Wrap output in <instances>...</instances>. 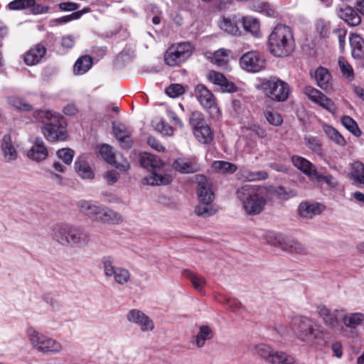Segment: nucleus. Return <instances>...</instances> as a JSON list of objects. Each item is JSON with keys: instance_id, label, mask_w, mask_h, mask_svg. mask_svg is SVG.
I'll use <instances>...</instances> for the list:
<instances>
[{"instance_id": "obj_1", "label": "nucleus", "mask_w": 364, "mask_h": 364, "mask_svg": "<svg viewBox=\"0 0 364 364\" xmlns=\"http://www.w3.org/2000/svg\"><path fill=\"white\" fill-rule=\"evenodd\" d=\"M291 328L296 338L306 346L317 348L326 343V331L313 318L297 316L292 318Z\"/></svg>"}, {"instance_id": "obj_2", "label": "nucleus", "mask_w": 364, "mask_h": 364, "mask_svg": "<svg viewBox=\"0 0 364 364\" xmlns=\"http://www.w3.org/2000/svg\"><path fill=\"white\" fill-rule=\"evenodd\" d=\"M50 236L55 242L63 246L75 248L85 247L90 240V235L87 231L78 226L64 223L53 225Z\"/></svg>"}, {"instance_id": "obj_3", "label": "nucleus", "mask_w": 364, "mask_h": 364, "mask_svg": "<svg viewBox=\"0 0 364 364\" xmlns=\"http://www.w3.org/2000/svg\"><path fill=\"white\" fill-rule=\"evenodd\" d=\"M36 122L43 124L42 133L50 141L65 140L68 136L63 117L51 110H36L33 112Z\"/></svg>"}, {"instance_id": "obj_4", "label": "nucleus", "mask_w": 364, "mask_h": 364, "mask_svg": "<svg viewBox=\"0 0 364 364\" xmlns=\"http://www.w3.org/2000/svg\"><path fill=\"white\" fill-rule=\"evenodd\" d=\"M236 193L247 214L257 215L262 211L267 201L265 187L246 184L238 188Z\"/></svg>"}, {"instance_id": "obj_5", "label": "nucleus", "mask_w": 364, "mask_h": 364, "mask_svg": "<svg viewBox=\"0 0 364 364\" xmlns=\"http://www.w3.org/2000/svg\"><path fill=\"white\" fill-rule=\"evenodd\" d=\"M270 53L276 57L289 55L294 48V39L291 28L279 24L274 27L268 38Z\"/></svg>"}, {"instance_id": "obj_6", "label": "nucleus", "mask_w": 364, "mask_h": 364, "mask_svg": "<svg viewBox=\"0 0 364 364\" xmlns=\"http://www.w3.org/2000/svg\"><path fill=\"white\" fill-rule=\"evenodd\" d=\"M140 164L142 167L151 172L149 176L144 178L145 183L151 186H160L167 185L171 182L172 178L170 175H163L159 173L164 163L159 156L150 153H143L140 156Z\"/></svg>"}, {"instance_id": "obj_7", "label": "nucleus", "mask_w": 364, "mask_h": 364, "mask_svg": "<svg viewBox=\"0 0 364 364\" xmlns=\"http://www.w3.org/2000/svg\"><path fill=\"white\" fill-rule=\"evenodd\" d=\"M264 95L275 102L286 101L291 92V88L287 82L276 77L262 78L257 85Z\"/></svg>"}, {"instance_id": "obj_8", "label": "nucleus", "mask_w": 364, "mask_h": 364, "mask_svg": "<svg viewBox=\"0 0 364 364\" xmlns=\"http://www.w3.org/2000/svg\"><path fill=\"white\" fill-rule=\"evenodd\" d=\"M26 332L32 347L37 351L58 354L63 350V346L58 341L38 332L33 327H28Z\"/></svg>"}, {"instance_id": "obj_9", "label": "nucleus", "mask_w": 364, "mask_h": 364, "mask_svg": "<svg viewBox=\"0 0 364 364\" xmlns=\"http://www.w3.org/2000/svg\"><path fill=\"white\" fill-rule=\"evenodd\" d=\"M100 267L107 278H113L120 285H124L130 280L129 271L122 267L114 266V258L111 255H105L100 259Z\"/></svg>"}, {"instance_id": "obj_10", "label": "nucleus", "mask_w": 364, "mask_h": 364, "mask_svg": "<svg viewBox=\"0 0 364 364\" xmlns=\"http://www.w3.org/2000/svg\"><path fill=\"white\" fill-rule=\"evenodd\" d=\"M193 50L194 48L189 42L173 44L165 53L164 61L169 66H176L190 58Z\"/></svg>"}, {"instance_id": "obj_11", "label": "nucleus", "mask_w": 364, "mask_h": 364, "mask_svg": "<svg viewBox=\"0 0 364 364\" xmlns=\"http://www.w3.org/2000/svg\"><path fill=\"white\" fill-rule=\"evenodd\" d=\"M194 92L198 102L208 112L210 117L213 119H218L221 116V112L212 92L202 84L197 85Z\"/></svg>"}, {"instance_id": "obj_12", "label": "nucleus", "mask_w": 364, "mask_h": 364, "mask_svg": "<svg viewBox=\"0 0 364 364\" xmlns=\"http://www.w3.org/2000/svg\"><path fill=\"white\" fill-rule=\"evenodd\" d=\"M190 124L196 139L203 144H209L214 138L211 128L206 124L200 112L192 113L190 117Z\"/></svg>"}, {"instance_id": "obj_13", "label": "nucleus", "mask_w": 364, "mask_h": 364, "mask_svg": "<svg viewBox=\"0 0 364 364\" xmlns=\"http://www.w3.org/2000/svg\"><path fill=\"white\" fill-rule=\"evenodd\" d=\"M317 314L326 327L333 330L338 331L343 329L341 323L344 313L343 309H328L324 305H319L316 308Z\"/></svg>"}, {"instance_id": "obj_14", "label": "nucleus", "mask_w": 364, "mask_h": 364, "mask_svg": "<svg viewBox=\"0 0 364 364\" xmlns=\"http://www.w3.org/2000/svg\"><path fill=\"white\" fill-rule=\"evenodd\" d=\"M99 153L107 163L121 171H126L130 167L128 161L121 154L115 152L113 148L108 144L102 145L100 147Z\"/></svg>"}, {"instance_id": "obj_15", "label": "nucleus", "mask_w": 364, "mask_h": 364, "mask_svg": "<svg viewBox=\"0 0 364 364\" xmlns=\"http://www.w3.org/2000/svg\"><path fill=\"white\" fill-rule=\"evenodd\" d=\"M242 69L250 73H257L265 67V60L261 53L257 51H250L243 54L240 60Z\"/></svg>"}, {"instance_id": "obj_16", "label": "nucleus", "mask_w": 364, "mask_h": 364, "mask_svg": "<svg viewBox=\"0 0 364 364\" xmlns=\"http://www.w3.org/2000/svg\"><path fill=\"white\" fill-rule=\"evenodd\" d=\"M304 94L311 101L318 105L329 112H336L337 108L334 102L318 90L311 86H306L304 88Z\"/></svg>"}, {"instance_id": "obj_17", "label": "nucleus", "mask_w": 364, "mask_h": 364, "mask_svg": "<svg viewBox=\"0 0 364 364\" xmlns=\"http://www.w3.org/2000/svg\"><path fill=\"white\" fill-rule=\"evenodd\" d=\"M126 318L127 321L132 323H134L139 326L143 332L151 331L154 328V323L146 314L139 309L130 310Z\"/></svg>"}, {"instance_id": "obj_18", "label": "nucleus", "mask_w": 364, "mask_h": 364, "mask_svg": "<svg viewBox=\"0 0 364 364\" xmlns=\"http://www.w3.org/2000/svg\"><path fill=\"white\" fill-rule=\"evenodd\" d=\"M173 168L181 173H193L199 171L200 165L195 156L179 157L173 161Z\"/></svg>"}, {"instance_id": "obj_19", "label": "nucleus", "mask_w": 364, "mask_h": 364, "mask_svg": "<svg viewBox=\"0 0 364 364\" xmlns=\"http://www.w3.org/2000/svg\"><path fill=\"white\" fill-rule=\"evenodd\" d=\"M209 82L218 87L219 90L223 92H234L237 90L235 85L229 81L223 74L211 70L207 76Z\"/></svg>"}, {"instance_id": "obj_20", "label": "nucleus", "mask_w": 364, "mask_h": 364, "mask_svg": "<svg viewBox=\"0 0 364 364\" xmlns=\"http://www.w3.org/2000/svg\"><path fill=\"white\" fill-rule=\"evenodd\" d=\"M196 181L198 183L197 195L199 201L213 202L215 195L212 191L211 183L209 180L203 175H197Z\"/></svg>"}, {"instance_id": "obj_21", "label": "nucleus", "mask_w": 364, "mask_h": 364, "mask_svg": "<svg viewBox=\"0 0 364 364\" xmlns=\"http://www.w3.org/2000/svg\"><path fill=\"white\" fill-rule=\"evenodd\" d=\"M27 156L36 162H41L48 158V150L41 138L36 137L34 139L32 146L27 152Z\"/></svg>"}, {"instance_id": "obj_22", "label": "nucleus", "mask_w": 364, "mask_h": 364, "mask_svg": "<svg viewBox=\"0 0 364 364\" xmlns=\"http://www.w3.org/2000/svg\"><path fill=\"white\" fill-rule=\"evenodd\" d=\"M113 132L123 149H128L132 146V131L125 124L121 123L113 124Z\"/></svg>"}, {"instance_id": "obj_23", "label": "nucleus", "mask_w": 364, "mask_h": 364, "mask_svg": "<svg viewBox=\"0 0 364 364\" xmlns=\"http://www.w3.org/2000/svg\"><path fill=\"white\" fill-rule=\"evenodd\" d=\"M1 149L6 162L12 163L18 159V152L10 134L3 136Z\"/></svg>"}, {"instance_id": "obj_24", "label": "nucleus", "mask_w": 364, "mask_h": 364, "mask_svg": "<svg viewBox=\"0 0 364 364\" xmlns=\"http://www.w3.org/2000/svg\"><path fill=\"white\" fill-rule=\"evenodd\" d=\"M314 77L316 80L317 85L324 90L326 92H331L333 90V79L328 70L323 68L319 67L314 71Z\"/></svg>"}, {"instance_id": "obj_25", "label": "nucleus", "mask_w": 364, "mask_h": 364, "mask_svg": "<svg viewBox=\"0 0 364 364\" xmlns=\"http://www.w3.org/2000/svg\"><path fill=\"white\" fill-rule=\"evenodd\" d=\"M291 162L295 167L308 176L310 179H313V177L321 176L315 166L304 157L293 156Z\"/></svg>"}, {"instance_id": "obj_26", "label": "nucleus", "mask_w": 364, "mask_h": 364, "mask_svg": "<svg viewBox=\"0 0 364 364\" xmlns=\"http://www.w3.org/2000/svg\"><path fill=\"white\" fill-rule=\"evenodd\" d=\"M325 209L323 205L315 202H302L299 206V215L306 219H311L321 214Z\"/></svg>"}, {"instance_id": "obj_27", "label": "nucleus", "mask_w": 364, "mask_h": 364, "mask_svg": "<svg viewBox=\"0 0 364 364\" xmlns=\"http://www.w3.org/2000/svg\"><path fill=\"white\" fill-rule=\"evenodd\" d=\"M122 220V216L119 213L102 205L95 221L109 225H118Z\"/></svg>"}, {"instance_id": "obj_28", "label": "nucleus", "mask_w": 364, "mask_h": 364, "mask_svg": "<svg viewBox=\"0 0 364 364\" xmlns=\"http://www.w3.org/2000/svg\"><path fill=\"white\" fill-rule=\"evenodd\" d=\"M241 24V18L237 16H223L219 26L220 28L230 35H240L241 31L239 25Z\"/></svg>"}, {"instance_id": "obj_29", "label": "nucleus", "mask_w": 364, "mask_h": 364, "mask_svg": "<svg viewBox=\"0 0 364 364\" xmlns=\"http://www.w3.org/2000/svg\"><path fill=\"white\" fill-rule=\"evenodd\" d=\"M338 15L350 26H356L361 21L359 14L352 7L344 4L339 7Z\"/></svg>"}, {"instance_id": "obj_30", "label": "nucleus", "mask_w": 364, "mask_h": 364, "mask_svg": "<svg viewBox=\"0 0 364 364\" xmlns=\"http://www.w3.org/2000/svg\"><path fill=\"white\" fill-rule=\"evenodd\" d=\"M214 333L212 328L208 325H202L199 327L198 332L193 336L191 343L197 348H203L205 342L213 338Z\"/></svg>"}, {"instance_id": "obj_31", "label": "nucleus", "mask_w": 364, "mask_h": 364, "mask_svg": "<svg viewBox=\"0 0 364 364\" xmlns=\"http://www.w3.org/2000/svg\"><path fill=\"white\" fill-rule=\"evenodd\" d=\"M75 169L78 176L85 180L92 179L95 173L84 156L77 157L75 162Z\"/></svg>"}, {"instance_id": "obj_32", "label": "nucleus", "mask_w": 364, "mask_h": 364, "mask_svg": "<svg viewBox=\"0 0 364 364\" xmlns=\"http://www.w3.org/2000/svg\"><path fill=\"white\" fill-rule=\"evenodd\" d=\"M342 322L346 327L350 329H355L358 326L364 327V314L362 312H344Z\"/></svg>"}, {"instance_id": "obj_33", "label": "nucleus", "mask_w": 364, "mask_h": 364, "mask_svg": "<svg viewBox=\"0 0 364 364\" xmlns=\"http://www.w3.org/2000/svg\"><path fill=\"white\" fill-rule=\"evenodd\" d=\"M46 52V48L41 44L31 48L24 55V62L28 65H34L40 62Z\"/></svg>"}, {"instance_id": "obj_34", "label": "nucleus", "mask_w": 364, "mask_h": 364, "mask_svg": "<svg viewBox=\"0 0 364 364\" xmlns=\"http://www.w3.org/2000/svg\"><path fill=\"white\" fill-rule=\"evenodd\" d=\"M77 206L81 213L95 221L102 205H97L90 200H81Z\"/></svg>"}, {"instance_id": "obj_35", "label": "nucleus", "mask_w": 364, "mask_h": 364, "mask_svg": "<svg viewBox=\"0 0 364 364\" xmlns=\"http://www.w3.org/2000/svg\"><path fill=\"white\" fill-rule=\"evenodd\" d=\"M241 24L245 31L251 33L253 36L259 38L262 36L260 31V23L259 20L253 16H245L241 18Z\"/></svg>"}, {"instance_id": "obj_36", "label": "nucleus", "mask_w": 364, "mask_h": 364, "mask_svg": "<svg viewBox=\"0 0 364 364\" xmlns=\"http://www.w3.org/2000/svg\"><path fill=\"white\" fill-rule=\"evenodd\" d=\"M237 177L240 180L247 181H255L265 180L268 178V173L265 171H252L242 168L237 173Z\"/></svg>"}, {"instance_id": "obj_37", "label": "nucleus", "mask_w": 364, "mask_h": 364, "mask_svg": "<svg viewBox=\"0 0 364 364\" xmlns=\"http://www.w3.org/2000/svg\"><path fill=\"white\" fill-rule=\"evenodd\" d=\"M349 40L353 57L356 59L361 58L364 55L363 39L358 34H352Z\"/></svg>"}, {"instance_id": "obj_38", "label": "nucleus", "mask_w": 364, "mask_h": 364, "mask_svg": "<svg viewBox=\"0 0 364 364\" xmlns=\"http://www.w3.org/2000/svg\"><path fill=\"white\" fill-rule=\"evenodd\" d=\"M231 51L225 49L220 48L215 51L211 58V62L220 68H225L230 59Z\"/></svg>"}, {"instance_id": "obj_39", "label": "nucleus", "mask_w": 364, "mask_h": 364, "mask_svg": "<svg viewBox=\"0 0 364 364\" xmlns=\"http://www.w3.org/2000/svg\"><path fill=\"white\" fill-rule=\"evenodd\" d=\"M255 353L260 358L269 363L275 350L269 345L264 343H259L253 346Z\"/></svg>"}, {"instance_id": "obj_40", "label": "nucleus", "mask_w": 364, "mask_h": 364, "mask_svg": "<svg viewBox=\"0 0 364 364\" xmlns=\"http://www.w3.org/2000/svg\"><path fill=\"white\" fill-rule=\"evenodd\" d=\"M92 65V59L89 55H82L75 62L73 67L75 75H83L87 73Z\"/></svg>"}, {"instance_id": "obj_41", "label": "nucleus", "mask_w": 364, "mask_h": 364, "mask_svg": "<svg viewBox=\"0 0 364 364\" xmlns=\"http://www.w3.org/2000/svg\"><path fill=\"white\" fill-rule=\"evenodd\" d=\"M323 130L328 137V139L335 143L336 145L340 146H344L346 144V141L342 134L336 129L333 127L324 124L323 126Z\"/></svg>"}, {"instance_id": "obj_42", "label": "nucleus", "mask_w": 364, "mask_h": 364, "mask_svg": "<svg viewBox=\"0 0 364 364\" xmlns=\"http://www.w3.org/2000/svg\"><path fill=\"white\" fill-rule=\"evenodd\" d=\"M211 167L215 172L222 174H232L237 169L235 164L225 161H215Z\"/></svg>"}, {"instance_id": "obj_43", "label": "nucleus", "mask_w": 364, "mask_h": 364, "mask_svg": "<svg viewBox=\"0 0 364 364\" xmlns=\"http://www.w3.org/2000/svg\"><path fill=\"white\" fill-rule=\"evenodd\" d=\"M195 213L198 216L206 218L214 215L216 213V209L212 201H199L195 208Z\"/></svg>"}, {"instance_id": "obj_44", "label": "nucleus", "mask_w": 364, "mask_h": 364, "mask_svg": "<svg viewBox=\"0 0 364 364\" xmlns=\"http://www.w3.org/2000/svg\"><path fill=\"white\" fill-rule=\"evenodd\" d=\"M269 364H294L295 360L293 356L282 350H275Z\"/></svg>"}, {"instance_id": "obj_45", "label": "nucleus", "mask_w": 364, "mask_h": 364, "mask_svg": "<svg viewBox=\"0 0 364 364\" xmlns=\"http://www.w3.org/2000/svg\"><path fill=\"white\" fill-rule=\"evenodd\" d=\"M183 274L191 281L194 289L202 294L205 285V279L187 269L184 270Z\"/></svg>"}, {"instance_id": "obj_46", "label": "nucleus", "mask_w": 364, "mask_h": 364, "mask_svg": "<svg viewBox=\"0 0 364 364\" xmlns=\"http://www.w3.org/2000/svg\"><path fill=\"white\" fill-rule=\"evenodd\" d=\"M338 66L343 76L348 81H352L354 79V71L352 65L344 58H340L338 59Z\"/></svg>"}, {"instance_id": "obj_47", "label": "nucleus", "mask_w": 364, "mask_h": 364, "mask_svg": "<svg viewBox=\"0 0 364 364\" xmlns=\"http://www.w3.org/2000/svg\"><path fill=\"white\" fill-rule=\"evenodd\" d=\"M341 123L344 127L355 136L361 135V131L359 129L356 122L349 116H343L341 118Z\"/></svg>"}, {"instance_id": "obj_48", "label": "nucleus", "mask_w": 364, "mask_h": 364, "mask_svg": "<svg viewBox=\"0 0 364 364\" xmlns=\"http://www.w3.org/2000/svg\"><path fill=\"white\" fill-rule=\"evenodd\" d=\"M350 175L355 181L364 184V165L360 161L353 163Z\"/></svg>"}, {"instance_id": "obj_49", "label": "nucleus", "mask_w": 364, "mask_h": 364, "mask_svg": "<svg viewBox=\"0 0 364 364\" xmlns=\"http://www.w3.org/2000/svg\"><path fill=\"white\" fill-rule=\"evenodd\" d=\"M8 103L15 109L21 111L28 112L32 109V106L23 99L16 96L9 97L8 98Z\"/></svg>"}, {"instance_id": "obj_50", "label": "nucleus", "mask_w": 364, "mask_h": 364, "mask_svg": "<svg viewBox=\"0 0 364 364\" xmlns=\"http://www.w3.org/2000/svg\"><path fill=\"white\" fill-rule=\"evenodd\" d=\"M273 193L282 200H289L297 196V193L294 189L285 188L282 186L275 187Z\"/></svg>"}, {"instance_id": "obj_51", "label": "nucleus", "mask_w": 364, "mask_h": 364, "mask_svg": "<svg viewBox=\"0 0 364 364\" xmlns=\"http://www.w3.org/2000/svg\"><path fill=\"white\" fill-rule=\"evenodd\" d=\"M264 116L268 123L272 126L279 127L283 123V118L279 113L272 109H266Z\"/></svg>"}, {"instance_id": "obj_52", "label": "nucleus", "mask_w": 364, "mask_h": 364, "mask_svg": "<svg viewBox=\"0 0 364 364\" xmlns=\"http://www.w3.org/2000/svg\"><path fill=\"white\" fill-rule=\"evenodd\" d=\"M154 129L165 136H171L173 133L172 127L166 123L162 119H156L153 121Z\"/></svg>"}, {"instance_id": "obj_53", "label": "nucleus", "mask_w": 364, "mask_h": 364, "mask_svg": "<svg viewBox=\"0 0 364 364\" xmlns=\"http://www.w3.org/2000/svg\"><path fill=\"white\" fill-rule=\"evenodd\" d=\"M220 303L225 305L227 309L232 311H237L241 308V303L237 299L234 298H229L226 296H220L218 299Z\"/></svg>"}, {"instance_id": "obj_54", "label": "nucleus", "mask_w": 364, "mask_h": 364, "mask_svg": "<svg viewBox=\"0 0 364 364\" xmlns=\"http://www.w3.org/2000/svg\"><path fill=\"white\" fill-rule=\"evenodd\" d=\"M56 155L65 165H70L73 162L75 151L70 148H63L59 149Z\"/></svg>"}, {"instance_id": "obj_55", "label": "nucleus", "mask_w": 364, "mask_h": 364, "mask_svg": "<svg viewBox=\"0 0 364 364\" xmlns=\"http://www.w3.org/2000/svg\"><path fill=\"white\" fill-rule=\"evenodd\" d=\"M34 0H14L8 4L9 10H21L34 6Z\"/></svg>"}, {"instance_id": "obj_56", "label": "nucleus", "mask_w": 364, "mask_h": 364, "mask_svg": "<svg viewBox=\"0 0 364 364\" xmlns=\"http://www.w3.org/2000/svg\"><path fill=\"white\" fill-rule=\"evenodd\" d=\"M306 145L314 153L320 154L321 151V145L318 140L314 136H306L305 139Z\"/></svg>"}, {"instance_id": "obj_57", "label": "nucleus", "mask_w": 364, "mask_h": 364, "mask_svg": "<svg viewBox=\"0 0 364 364\" xmlns=\"http://www.w3.org/2000/svg\"><path fill=\"white\" fill-rule=\"evenodd\" d=\"M184 92L183 87L180 84H173L168 87L166 93L171 97L175 98Z\"/></svg>"}, {"instance_id": "obj_58", "label": "nucleus", "mask_w": 364, "mask_h": 364, "mask_svg": "<svg viewBox=\"0 0 364 364\" xmlns=\"http://www.w3.org/2000/svg\"><path fill=\"white\" fill-rule=\"evenodd\" d=\"M316 28L321 37H326L329 32V22L323 19H318L316 23Z\"/></svg>"}, {"instance_id": "obj_59", "label": "nucleus", "mask_w": 364, "mask_h": 364, "mask_svg": "<svg viewBox=\"0 0 364 364\" xmlns=\"http://www.w3.org/2000/svg\"><path fill=\"white\" fill-rule=\"evenodd\" d=\"M82 14L83 11H75L70 15L64 16L55 19V22L60 24L66 23L71 21L79 19Z\"/></svg>"}, {"instance_id": "obj_60", "label": "nucleus", "mask_w": 364, "mask_h": 364, "mask_svg": "<svg viewBox=\"0 0 364 364\" xmlns=\"http://www.w3.org/2000/svg\"><path fill=\"white\" fill-rule=\"evenodd\" d=\"M147 143L151 149L156 151L164 152L165 151L164 146L154 136H149L147 139Z\"/></svg>"}, {"instance_id": "obj_61", "label": "nucleus", "mask_w": 364, "mask_h": 364, "mask_svg": "<svg viewBox=\"0 0 364 364\" xmlns=\"http://www.w3.org/2000/svg\"><path fill=\"white\" fill-rule=\"evenodd\" d=\"M320 177H313L312 180H316L318 181H324L328 186L330 187H336L337 186V181L336 179L333 177L332 176H323L320 173Z\"/></svg>"}, {"instance_id": "obj_62", "label": "nucleus", "mask_w": 364, "mask_h": 364, "mask_svg": "<svg viewBox=\"0 0 364 364\" xmlns=\"http://www.w3.org/2000/svg\"><path fill=\"white\" fill-rule=\"evenodd\" d=\"M75 43V38L72 35H68L62 38L61 46L62 48L70 50L74 46Z\"/></svg>"}, {"instance_id": "obj_63", "label": "nucleus", "mask_w": 364, "mask_h": 364, "mask_svg": "<svg viewBox=\"0 0 364 364\" xmlns=\"http://www.w3.org/2000/svg\"><path fill=\"white\" fill-rule=\"evenodd\" d=\"M291 252H296V253H304L305 252L304 247L296 241H290L287 245Z\"/></svg>"}, {"instance_id": "obj_64", "label": "nucleus", "mask_w": 364, "mask_h": 364, "mask_svg": "<svg viewBox=\"0 0 364 364\" xmlns=\"http://www.w3.org/2000/svg\"><path fill=\"white\" fill-rule=\"evenodd\" d=\"M247 129L255 132L260 138H264L267 136L266 130L258 124H252Z\"/></svg>"}]
</instances>
